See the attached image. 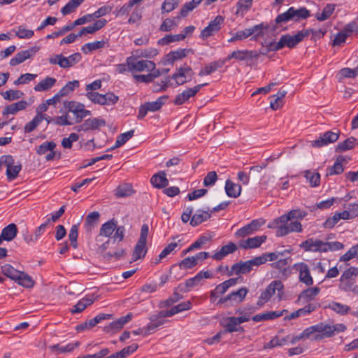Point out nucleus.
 I'll return each mask as SVG.
<instances>
[{"instance_id": "f257e3e1", "label": "nucleus", "mask_w": 358, "mask_h": 358, "mask_svg": "<svg viewBox=\"0 0 358 358\" xmlns=\"http://www.w3.org/2000/svg\"><path fill=\"white\" fill-rule=\"evenodd\" d=\"M1 273L19 285L25 288H31L34 286L35 282L27 273L15 269L9 264H5L1 266Z\"/></svg>"}, {"instance_id": "f03ea898", "label": "nucleus", "mask_w": 358, "mask_h": 358, "mask_svg": "<svg viewBox=\"0 0 358 358\" xmlns=\"http://www.w3.org/2000/svg\"><path fill=\"white\" fill-rule=\"evenodd\" d=\"M282 216L275 218L268 224V228L276 229L275 234L277 236H284L291 232L302 231V226L299 222H289L291 220H285L282 222Z\"/></svg>"}, {"instance_id": "7ed1b4c3", "label": "nucleus", "mask_w": 358, "mask_h": 358, "mask_svg": "<svg viewBox=\"0 0 358 358\" xmlns=\"http://www.w3.org/2000/svg\"><path fill=\"white\" fill-rule=\"evenodd\" d=\"M265 259L263 257H255L245 262L240 261L231 267L229 271V275H243L250 273L254 266H259L264 264Z\"/></svg>"}, {"instance_id": "20e7f679", "label": "nucleus", "mask_w": 358, "mask_h": 358, "mask_svg": "<svg viewBox=\"0 0 358 358\" xmlns=\"http://www.w3.org/2000/svg\"><path fill=\"white\" fill-rule=\"evenodd\" d=\"M310 16V11L306 8L296 9L290 7L286 12L278 15L275 18L277 24L286 23L289 21L297 22L301 19H306Z\"/></svg>"}, {"instance_id": "39448f33", "label": "nucleus", "mask_w": 358, "mask_h": 358, "mask_svg": "<svg viewBox=\"0 0 358 358\" xmlns=\"http://www.w3.org/2000/svg\"><path fill=\"white\" fill-rule=\"evenodd\" d=\"M82 56L76 52L69 57H64L62 55H56L49 58V62L51 64H57L61 68L67 69L73 66L81 60Z\"/></svg>"}, {"instance_id": "423d86ee", "label": "nucleus", "mask_w": 358, "mask_h": 358, "mask_svg": "<svg viewBox=\"0 0 358 358\" xmlns=\"http://www.w3.org/2000/svg\"><path fill=\"white\" fill-rule=\"evenodd\" d=\"M129 71H152L155 69V64L150 60H137L133 56L127 58Z\"/></svg>"}, {"instance_id": "0eeeda50", "label": "nucleus", "mask_w": 358, "mask_h": 358, "mask_svg": "<svg viewBox=\"0 0 358 358\" xmlns=\"http://www.w3.org/2000/svg\"><path fill=\"white\" fill-rule=\"evenodd\" d=\"M311 31H313L309 29H303L293 36L289 34H285L281 36L280 39L283 47H287L289 48H294L305 38L308 37L310 34Z\"/></svg>"}, {"instance_id": "6e6552de", "label": "nucleus", "mask_w": 358, "mask_h": 358, "mask_svg": "<svg viewBox=\"0 0 358 358\" xmlns=\"http://www.w3.org/2000/svg\"><path fill=\"white\" fill-rule=\"evenodd\" d=\"M193 76L194 72L192 68L187 64H184L182 66L176 69L171 78L175 80L178 85H182L191 81Z\"/></svg>"}, {"instance_id": "1a4fd4ad", "label": "nucleus", "mask_w": 358, "mask_h": 358, "mask_svg": "<svg viewBox=\"0 0 358 358\" xmlns=\"http://www.w3.org/2000/svg\"><path fill=\"white\" fill-rule=\"evenodd\" d=\"M65 107L68 109V111L72 113L75 117V122L78 123L87 115H90V111L85 109L83 104L75 102L68 101L65 103Z\"/></svg>"}, {"instance_id": "9d476101", "label": "nucleus", "mask_w": 358, "mask_h": 358, "mask_svg": "<svg viewBox=\"0 0 358 358\" xmlns=\"http://www.w3.org/2000/svg\"><path fill=\"white\" fill-rule=\"evenodd\" d=\"M224 23V17L221 15H217L214 20H211L208 25L201 32L200 37L202 39H206L218 32Z\"/></svg>"}, {"instance_id": "9b49d317", "label": "nucleus", "mask_w": 358, "mask_h": 358, "mask_svg": "<svg viewBox=\"0 0 358 358\" xmlns=\"http://www.w3.org/2000/svg\"><path fill=\"white\" fill-rule=\"evenodd\" d=\"M3 165L6 166V176L8 180H13L17 176L22 169L20 163L15 164L14 159L10 155L3 156Z\"/></svg>"}, {"instance_id": "f8f14e48", "label": "nucleus", "mask_w": 358, "mask_h": 358, "mask_svg": "<svg viewBox=\"0 0 358 358\" xmlns=\"http://www.w3.org/2000/svg\"><path fill=\"white\" fill-rule=\"evenodd\" d=\"M293 268L299 271V279L301 282L306 286H310L313 284V278L310 275V268L307 264L304 262L296 263L294 264Z\"/></svg>"}, {"instance_id": "ddd939ff", "label": "nucleus", "mask_w": 358, "mask_h": 358, "mask_svg": "<svg viewBox=\"0 0 358 358\" xmlns=\"http://www.w3.org/2000/svg\"><path fill=\"white\" fill-rule=\"evenodd\" d=\"M265 224V220L263 219L253 220L250 224L239 229L235 235L237 237H245L247 236L254 234L258 231L259 229Z\"/></svg>"}, {"instance_id": "4468645a", "label": "nucleus", "mask_w": 358, "mask_h": 358, "mask_svg": "<svg viewBox=\"0 0 358 358\" xmlns=\"http://www.w3.org/2000/svg\"><path fill=\"white\" fill-rule=\"evenodd\" d=\"M106 125L103 119L94 117L86 120L82 124L75 127L78 131H88L90 130H99L101 127Z\"/></svg>"}, {"instance_id": "2eb2a0df", "label": "nucleus", "mask_w": 358, "mask_h": 358, "mask_svg": "<svg viewBox=\"0 0 358 358\" xmlns=\"http://www.w3.org/2000/svg\"><path fill=\"white\" fill-rule=\"evenodd\" d=\"M238 280L239 278H230L217 285L216 287L210 292V301L215 302V299L220 295L224 294L229 287L234 286Z\"/></svg>"}, {"instance_id": "dca6fc26", "label": "nucleus", "mask_w": 358, "mask_h": 358, "mask_svg": "<svg viewBox=\"0 0 358 358\" xmlns=\"http://www.w3.org/2000/svg\"><path fill=\"white\" fill-rule=\"evenodd\" d=\"M206 83L203 84H199L194 87L188 88L181 93L178 94L175 99H174V103L176 105H182L184 103H185L187 101H188L191 97L194 96L199 90L205 85H206Z\"/></svg>"}, {"instance_id": "f3484780", "label": "nucleus", "mask_w": 358, "mask_h": 358, "mask_svg": "<svg viewBox=\"0 0 358 358\" xmlns=\"http://www.w3.org/2000/svg\"><path fill=\"white\" fill-rule=\"evenodd\" d=\"M325 245V242L322 241L309 238L302 242L300 247L303 248L306 251L325 252H327Z\"/></svg>"}, {"instance_id": "a211bd4d", "label": "nucleus", "mask_w": 358, "mask_h": 358, "mask_svg": "<svg viewBox=\"0 0 358 358\" xmlns=\"http://www.w3.org/2000/svg\"><path fill=\"white\" fill-rule=\"evenodd\" d=\"M260 55L257 50H237L234 51L233 57L239 62H250L257 59Z\"/></svg>"}, {"instance_id": "6ab92c4d", "label": "nucleus", "mask_w": 358, "mask_h": 358, "mask_svg": "<svg viewBox=\"0 0 358 358\" xmlns=\"http://www.w3.org/2000/svg\"><path fill=\"white\" fill-rule=\"evenodd\" d=\"M248 292V289L246 287H241L237 291L231 292L227 296L221 298L218 301V303H224L228 301L240 303L245 299Z\"/></svg>"}, {"instance_id": "aec40b11", "label": "nucleus", "mask_w": 358, "mask_h": 358, "mask_svg": "<svg viewBox=\"0 0 358 358\" xmlns=\"http://www.w3.org/2000/svg\"><path fill=\"white\" fill-rule=\"evenodd\" d=\"M267 237L265 235L257 236L252 238H248L246 240L240 241L239 246L243 249H252L259 248L265 241Z\"/></svg>"}, {"instance_id": "412c9836", "label": "nucleus", "mask_w": 358, "mask_h": 358, "mask_svg": "<svg viewBox=\"0 0 358 358\" xmlns=\"http://www.w3.org/2000/svg\"><path fill=\"white\" fill-rule=\"evenodd\" d=\"M313 327L315 333H320L319 334L314 336L313 340L320 341L324 338L331 337L332 331L331 329V325L320 322L316 325H313Z\"/></svg>"}, {"instance_id": "4be33fe9", "label": "nucleus", "mask_w": 358, "mask_h": 358, "mask_svg": "<svg viewBox=\"0 0 358 358\" xmlns=\"http://www.w3.org/2000/svg\"><path fill=\"white\" fill-rule=\"evenodd\" d=\"M38 48H32L30 50L21 51L15 55L10 61V65L15 66L24 62L26 59L31 57V55L38 51Z\"/></svg>"}, {"instance_id": "5701e85b", "label": "nucleus", "mask_w": 358, "mask_h": 358, "mask_svg": "<svg viewBox=\"0 0 358 358\" xmlns=\"http://www.w3.org/2000/svg\"><path fill=\"white\" fill-rule=\"evenodd\" d=\"M165 312L166 310L160 311L158 315H154L151 318V322L145 327V334H150L152 331H155L157 328L165 323L164 318L169 317L162 315V313Z\"/></svg>"}, {"instance_id": "b1692460", "label": "nucleus", "mask_w": 358, "mask_h": 358, "mask_svg": "<svg viewBox=\"0 0 358 358\" xmlns=\"http://www.w3.org/2000/svg\"><path fill=\"white\" fill-rule=\"evenodd\" d=\"M29 103L27 101L21 100L18 102L13 103L6 106L2 111L3 116L8 115H15L17 112L26 109L29 106Z\"/></svg>"}, {"instance_id": "393cba45", "label": "nucleus", "mask_w": 358, "mask_h": 358, "mask_svg": "<svg viewBox=\"0 0 358 358\" xmlns=\"http://www.w3.org/2000/svg\"><path fill=\"white\" fill-rule=\"evenodd\" d=\"M211 217V211L208 210H198L196 212L192 215L190 220V224L192 227H196L201 224L202 222L208 220Z\"/></svg>"}, {"instance_id": "a878e982", "label": "nucleus", "mask_w": 358, "mask_h": 358, "mask_svg": "<svg viewBox=\"0 0 358 358\" xmlns=\"http://www.w3.org/2000/svg\"><path fill=\"white\" fill-rule=\"evenodd\" d=\"M80 345V342L76 341L75 343H69L66 345H62L60 343L55 344L53 345L49 346V349L50 351L55 354L59 355L62 353H67L71 352L74 350L76 348Z\"/></svg>"}, {"instance_id": "bb28decb", "label": "nucleus", "mask_w": 358, "mask_h": 358, "mask_svg": "<svg viewBox=\"0 0 358 358\" xmlns=\"http://www.w3.org/2000/svg\"><path fill=\"white\" fill-rule=\"evenodd\" d=\"M95 301L93 295H88L81 299L71 310V313H80L83 312L87 306L92 305Z\"/></svg>"}, {"instance_id": "cd10ccee", "label": "nucleus", "mask_w": 358, "mask_h": 358, "mask_svg": "<svg viewBox=\"0 0 358 358\" xmlns=\"http://www.w3.org/2000/svg\"><path fill=\"white\" fill-rule=\"evenodd\" d=\"M150 182L154 187L157 189L164 188L169 185V180L164 171H159L153 175L150 179Z\"/></svg>"}, {"instance_id": "c85d7f7f", "label": "nucleus", "mask_w": 358, "mask_h": 358, "mask_svg": "<svg viewBox=\"0 0 358 358\" xmlns=\"http://www.w3.org/2000/svg\"><path fill=\"white\" fill-rule=\"evenodd\" d=\"M224 330L223 331L224 334L229 332H236V331H243V327H241L236 320V317H229L225 319L224 320Z\"/></svg>"}, {"instance_id": "c756f323", "label": "nucleus", "mask_w": 358, "mask_h": 358, "mask_svg": "<svg viewBox=\"0 0 358 358\" xmlns=\"http://www.w3.org/2000/svg\"><path fill=\"white\" fill-rule=\"evenodd\" d=\"M236 250V245L231 242L229 244L222 246L219 251L216 252L212 256V258L216 260H221L229 254L234 252Z\"/></svg>"}, {"instance_id": "7c9ffc66", "label": "nucleus", "mask_w": 358, "mask_h": 358, "mask_svg": "<svg viewBox=\"0 0 358 358\" xmlns=\"http://www.w3.org/2000/svg\"><path fill=\"white\" fill-rule=\"evenodd\" d=\"M224 189L227 195L231 198L238 197L241 195L242 190L240 185L236 184L230 180H227L226 181Z\"/></svg>"}, {"instance_id": "2f4dec72", "label": "nucleus", "mask_w": 358, "mask_h": 358, "mask_svg": "<svg viewBox=\"0 0 358 358\" xmlns=\"http://www.w3.org/2000/svg\"><path fill=\"white\" fill-rule=\"evenodd\" d=\"M320 289L317 287L307 288L300 293L298 297L299 301L308 302L315 299V296L320 293Z\"/></svg>"}, {"instance_id": "473e14b6", "label": "nucleus", "mask_w": 358, "mask_h": 358, "mask_svg": "<svg viewBox=\"0 0 358 358\" xmlns=\"http://www.w3.org/2000/svg\"><path fill=\"white\" fill-rule=\"evenodd\" d=\"M284 285L280 280L273 281L265 289L271 296L277 292V295L279 299H281L283 295Z\"/></svg>"}, {"instance_id": "72a5a7b5", "label": "nucleus", "mask_w": 358, "mask_h": 358, "mask_svg": "<svg viewBox=\"0 0 358 358\" xmlns=\"http://www.w3.org/2000/svg\"><path fill=\"white\" fill-rule=\"evenodd\" d=\"M17 227L15 224L11 223L4 227L1 231V237L6 241L13 240L17 234Z\"/></svg>"}, {"instance_id": "f704fd0d", "label": "nucleus", "mask_w": 358, "mask_h": 358, "mask_svg": "<svg viewBox=\"0 0 358 358\" xmlns=\"http://www.w3.org/2000/svg\"><path fill=\"white\" fill-rule=\"evenodd\" d=\"M147 251L148 248L146 246V243L138 241L133 251V261H137L138 259L143 258L145 256Z\"/></svg>"}, {"instance_id": "c9c22d12", "label": "nucleus", "mask_w": 358, "mask_h": 358, "mask_svg": "<svg viewBox=\"0 0 358 358\" xmlns=\"http://www.w3.org/2000/svg\"><path fill=\"white\" fill-rule=\"evenodd\" d=\"M134 191L130 184L124 183L120 185L115 190V195L117 198L130 196Z\"/></svg>"}, {"instance_id": "e433bc0d", "label": "nucleus", "mask_w": 358, "mask_h": 358, "mask_svg": "<svg viewBox=\"0 0 358 358\" xmlns=\"http://www.w3.org/2000/svg\"><path fill=\"white\" fill-rule=\"evenodd\" d=\"M192 303L190 301H187L178 304L176 306L172 307L170 310H166L165 313H162L164 316H173L180 312L189 310L191 308Z\"/></svg>"}, {"instance_id": "4c0bfd02", "label": "nucleus", "mask_w": 358, "mask_h": 358, "mask_svg": "<svg viewBox=\"0 0 358 358\" xmlns=\"http://www.w3.org/2000/svg\"><path fill=\"white\" fill-rule=\"evenodd\" d=\"M224 64V61H215L211 62L206 65L204 68L199 71V76H203L205 75H210L218 69L222 68Z\"/></svg>"}, {"instance_id": "58836bf2", "label": "nucleus", "mask_w": 358, "mask_h": 358, "mask_svg": "<svg viewBox=\"0 0 358 358\" xmlns=\"http://www.w3.org/2000/svg\"><path fill=\"white\" fill-rule=\"evenodd\" d=\"M56 82L57 80L55 78L47 77L34 87V90L36 92L48 91L55 85Z\"/></svg>"}, {"instance_id": "ea45409f", "label": "nucleus", "mask_w": 358, "mask_h": 358, "mask_svg": "<svg viewBox=\"0 0 358 358\" xmlns=\"http://www.w3.org/2000/svg\"><path fill=\"white\" fill-rule=\"evenodd\" d=\"M315 310V306L313 304H308L305 307L300 308L289 315L285 317V320H290L296 319L301 315L308 314Z\"/></svg>"}, {"instance_id": "a19ab883", "label": "nucleus", "mask_w": 358, "mask_h": 358, "mask_svg": "<svg viewBox=\"0 0 358 358\" xmlns=\"http://www.w3.org/2000/svg\"><path fill=\"white\" fill-rule=\"evenodd\" d=\"M116 223L113 220L104 223L100 229L99 236L110 237L116 229Z\"/></svg>"}, {"instance_id": "79ce46f5", "label": "nucleus", "mask_w": 358, "mask_h": 358, "mask_svg": "<svg viewBox=\"0 0 358 358\" xmlns=\"http://www.w3.org/2000/svg\"><path fill=\"white\" fill-rule=\"evenodd\" d=\"M106 43L107 42L103 40L88 43L85 44L81 50L85 54H88L94 50L103 48Z\"/></svg>"}, {"instance_id": "37998d69", "label": "nucleus", "mask_w": 358, "mask_h": 358, "mask_svg": "<svg viewBox=\"0 0 358 358\" xmlns=\"http://www.w3.org/2000/svg\"><path fill=\"white\" fill-rule=\"evenodd\" d=\"M190 51V50L187 49H178L177 50L172 51L167 55V60L170 63H173L175 61L185 57Z\"/></svg>"}, {"instance_id": "c03bdc74", "label": "nucleus", "mask_w": 358, "mask_h": 358, "mask_svg": "<svg viewBox=\"0 0 358 358\" xmlns=\"http://www.w3.org/2000/svg\"><path fill=\"white\" fill-rule=\"evenodd\" d=\"M158 54L157 49L150 48L147 49H138L134 52V57L152 58Z\"/></svg>"}, {"instance_id": "a18cd8bd", "label": "nucleus", "mask_w": 358, "mask_h": 358, "mask_svg": "<svg viewBox=\"0 0 358 358\" xmlns=\"http://www.w3.org/2000/svg\"><path fill=\"white\" fill-rule=\"evenodd\" d=\"M202 1L203 0H192L191 1L185 3L180 10V17H186L188 13L196 8Z\"/></svg>"}, {"instance_id": "49530a36", "label": "nucleus", "mask_w": 358, "mask_h": 358, "mask_svg": "<svg viewBox=\"0 0 358 358\" xmlns=\"http://www.w3.org/2000/svg\"><path fill=\"white\" fill-rule=\"evenodd\" d=\"M181 17L179 15L176 17L173 18H166L159 27V30L162 31H170L173 30L176 27L178 26L176 19H180Z\"/></svg>"}, {"instance_id": "de8ad7c7", "label": "nucleus", "mask_w": 358, "mask_h": 358, "mask_svg": "<svg viewBox=\"0 0 358 358\" xmlns=\"http://www.w3.org/2000/svg\"><path fill=\"white\" fill-rule=\"evenodd\" d=\"M304 177L313 187H317L320 183V175L319 173L308 170L304 172Z\"/></svg>"}, {"instance_id": "09e8293b", "label": "nucleus", "mask_w": 358, "mask_h": 358, "mask_svg": "<svg viewBox=\"0 0 358 358\" xmlns=\"http://www.w3.org/2000/svg\"><path fill=\"white\" fill-rule=\"evenodd\" d=\"M328 307L330 309H331L332 310H334V312H336V313L342 315H345L348 314L349 313V311L350 310V306L345 305V304H342L338 302H335V301L331 302L329 304Z\"/></svg>"}, {"instance_id": "8fccbe9b", "label": "nucleus", "mask_w": 358, "mask_h": 358, "mask_svg": "<svg viewBox=\"0 0 358 358\" xmlns=\"http://www.w3.org/2000/svg\"><path fill=\"white\" fill-rule=\"evenodd\" d=\"M84 1L85 0H71L62 8L61 13L63 15L73 13Z\"/></svg>"}, {"instance_id": "3c124183", "label": "nucleus", "mask_w": 358, "mask_h": 358, "mask_svg": "<svg viewBox=\"0 0 358 358\" xmlns=\"http://www.w3.org/2000/svg\"><path fill=\"white\" fill-rule=\"evenodd\" d=\"M345 162V159L340 156L337 158L334 164L330 167L328 175L341 174L343 172V164Z\"/></svg>"}, {"instance_id": "603ef678", "label": "nucleus", "mask_w": 358, "mask_h": 358, "mask_svg": "<svg viewBox=\"0 0 358 358\" xmlns=\"http://www.w3.org/2000/svg\"><path fill=\"white\" fill-rule=\"evenodd\" d=\"M356 138L350 137L343 142L339 143L336 147V152H344L350 150L355 147Z\"/></svg>"}, {"instance_id": "864d4df0", "label": "nucleus", "mask_w": 358, "mask_h": 358, "mask_svg": "<svg viewBox=\"0 0 358 358\" xmlns=\"http://www.w3.org/2000/svg\"><path fill=\"white\" fill-rule=\"evenodd\" d=\"M167 97L164 96L158 98L155 101L147 102L145 103V106L148 110V111L155 112L159 110L162 106L164 104L165 101Z\"/></svg>"}, {"instance_id": "5fc2aeb1", "label": "nucleus", "mask_w": 358, "mask_h": 358, "mask_svg": "<svg viewBox=\"0 0 358 358\" xmlns=\"http://www.w3.org/2000/svg\"><path fill=\"white\" fill-rule=\"evenodd\" d=\"M183 41V36L178 34H169L160 38L158 41V44L161 45H166L173 42Z\"/></svg>"}, {"instance_id": "6e6d98bb", "label": "nucleus", "mask_w": 358, "mask_h": 358, "mask_svg": "<svg viewBox=\"0 0 358 358\" xmlns=\"http://www.w3.org/2000/svg\"><path fill=\"white\" fill-rule=\"evenodd\" d=\"M80 85L78 80H73L68 82L59 91V95L64 96L78 88Z\"/></svg>"}, {"instance_id": "4d7b16f0", "label": "nucleus", "mask_w": 358, "mask_h": 358, "mask_svg": "<svg viewBox=\"0 0 358 358\" xmlns=\"http://www.w3.org/2000/svg\"><path fill=\"white\" fill-rule=\"evenodd\" d=\"M335 10L334 4H327L322 10L321 13L316 14V18L319 21H324L328 19Z\"/></svg>"}, {"instance_id": "13d9d810", "label": "nucleus", "mask_w": 358, "mask_h": 358, "mask_svg": "<svg viewBox=\"0 0 358 358\" xmlns=\"http://www.w3.org/2000/svg\"><path fill=\"white\" fill-rule=\"evenodd\" d=\"M134 130H130L127 132L121 134L117 137L115 145L111 148V150L120 147L124 145L127 141H129L134 136Z\"/></svg>"}, {"instance_id": "bf43d9fd", "label": "nucleus", "mask_w": 358, "mask_h": 358, "mask_svg": "<svg viewBox=\"0 0 358 358\" xmlns=\"http://www.w3.org/2000/svg\"><path fill=\"white\" fill-rule=\"evenodd\" d=\"M4 99L8 101H14L22 98L24 93L20 90H9L1 93Z\"/></svg>"}, {"instance_id": "052dcab7", "label": "nucleus", "mask_w": 358, "mask_h": 358, "mask_svg": "<svg viewBox=\"0 0 358 358\" xmlns=\"http://www.w3.org/2000/svg\"><path fill=\"white\" fill-rule=\"evenodd\" d=\"M99 216V213L96 211L90 213L87 215L85 218V226L87 231H91L92 227L94 226V224L98 222Z\"/></svg>"}, {"instance_id": "680f3d73", "label": "nucleus", "mask_w": 358, "mask_h": 358, "mask_svg": "<svg viewBox=\"0 0 358 358\" xmlns=\"http://www.w3.org/2000/svg\"><path fill=\"white\" fill-rule=\"evenodd\" d=\"M306 215V213L299 209L292 210L287 214L282 215V221L285 220L303 219Z\"/></svg>"}, {"instance_id": "e2e57ef3", "label": "nucleus", "mask_w": 358, "mask_h": 358, "mask_svg": "<svg viewBox=\"0 0 358 358\" xmlns=\"http://www.w3.org/2000/svg\"><path fill=\"white\" fill-rule=\"evenodd\" d=\"M179 0H165L162 5V13H170L179 5Z\"/></svg>"}, {"instance_id": "0e129e2a", "label": "nucleus", "mask_w": 358, "mask_h": 358, "mask_svg": "<svg viewBox=\"0 0 358 358\" xmlns=\"http://www.w3.org/2000/svg\"><path fill=\"white\" fill-rule=\"evenodd\" d=\"M355 280L354 279H347L341 277L339 289L345 292H352L354 287Z\"/></svg>"}, {"instance_id": "69168bd1", "label": "nucleus", "mask_w": 358, "mask_h": 358, "mask_svg": "<svg viewBox=\"0 0 358 358\" xmlns=\"http://www.w3.org/2000/svg\"><path fill=\"white\" fill-rule=\"evenodd\" d=\"M340 78H355L358 76V65L355 69L343 68L339 71Z\"/></svg>"}, {"instance_id": "338daca9", "label": "nucleus", "mask_w": 358, "mask_h": 358, "mask_svg": "<svg viewBox=\"0 0 358 358\" xmlns=\"http://www.w3.org/2000/svg\"><path fill=\"white\" fill-rule=\"evenodd\" d=\"M287 338H280L279 336H276L273 337L268 343L264 345V348H273L277 346H282L287 343Z\"/></svg>"}, {"instance_id": "774afa93", "label": "nucleus", "mask_w": 358, "mask_h": 358, "mask_svg": "<svg viewBox=\"0 0 358 358\" xmlns=\"http://www.w3.org/2000/svg\"><path fill=\"white\" fill-rule=\"evenodd\" d=\"M358 255V244L352 246L350 248V250L342 255L340 258V261L347 262L349 261L354 257H355Z\"/></svg>"}]
</instances>
